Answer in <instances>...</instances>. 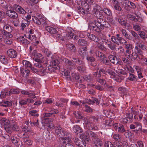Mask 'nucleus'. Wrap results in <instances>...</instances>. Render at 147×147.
Returning <instances> with one entry per match:
<instances>
[{"label": "nucleus", "mask_w": 147, "mask_h": 147, "mask_svg": "<svg viewBox=\"0 0 147 147\" xmlns=\"http://www.w3.org/2000/svg\"><path fill=\"white\" fill-rule=\"evenodd\" d=\"M95 54L96 56L98 57V59L101 63L105 65H109L110 63L109 60L105 59V55L102 52L96 51Z\"/></svg>", "instance_id": "1"}, {"label": "nucleus", "mask_w": 147, "mask_h": 147, "mask_svg": "<svg viewBox=\"0 0 147 147\" xmlns=\"http://www.w3.org/2000/svg\"><path fill=\"white\" fill-rule=\"evenodd\" d=\"M101 20L94 21V22L90 24V26L92 29L98 32H100L101 31V23H102Z\"/></svg>", "instance_id": "2"}, {"label": "nucleus", "mask_w": 147, "mask_h": 147, "mask_svg": "<svg viewBox=\"0 0 147 147\" xmlns=\"http://www.w3.org/2000/svg\"><path fill=\"white\" fill-rule=\"evenodd\" d=\"M84 134L87 141L89 140L90 138H92V141H93V140H96L98 138V135L91 131L87 130Z\"/></svg>", "instance_id": "3"}, {"label": "nucleus", "mask_w": 147, "mask_h": 147, "mask_svg": "<svg viewBox=\"0 0 147 147\" xmlns=\"http://www.w3.org/2000/svg\"><path fill=\"white\" fill-rule=\"evenodd\" d=\"M84 134L87 141L89 140L90 138H92V141H93V140H96L98 138V135L91 131L87 130Z\"/></svg>", "instance_id": "4"}, {"label": "nucleus", "mask_w": 147, "mask_h": 147, "mask_svg": "<svg viewBox=\"0 0 147 147\" xmlns=\"http://www.w3.org/2000/svg\"><path fill=\"white\" fill-rule=\"evenodd\" d=\"M55 134L59 137L63 138L64 136H67V135H70V134L68 132H65L63 129L60 126L56 127L55 129Z\"/></svg>", "instance_id": "5"}, {"label": "nucleus", "mask_w": 147, "mask_h": 147, "mask_svg": "<svg viewBox=\"0 0 147 147\" xmlns=\"http://www.w3.org/2000/svg\"><path fill=\"white\" fill-rule=\"evenodd\" d=\"M94 9L93 14L94 16L98 18L97 21L101 20L103 22L104 21L103 19V16L102 14L103 11H99L98 9H96L94 7Z\"/></svg>", "instance_id": "6"}, {"label": "nucleus", "mask_w": 147, "mask_h": 147, "mask_svg": "<svg viewBox=\"0 0 147 147\" xmlns=\"http://www.w3.org/2000/svg\"><path fill=\"white\" fill-rule=\"evenodd\" d=\"M129 127L131 129H135L133 131L136 133L140 130H141L142 129L141 124L138 122H135L133 124H131Z\"/></svg>", "instance_id": "7"}, {"label": "nucleus", "mask_w": 147, "mask_h": 147, "mask_svg": "<svg viewBox=\"0 0 147 147\" xmlns=\"http://www.w3.org/2000/svg\"><path fill=\"white\" fill-rule=\"evenodd\" d=\"M74 142L79 147H84L86 145L85 141L80 138H75Z\"/></svg>", "instance_id": "8"}, {"label": "nucleus", "mask_w": 147, "mask_h": 147, "mask_svg": "<svg viewBox=\"0 0 147 147\" xmlns=\"http://www.w3.org/2000/svg\"><path fill=\"white\" fill-rule=\"evenodd\" d=\"M87 51V48L86 47H85L79 48L78 51L79 54L83 58H84L88 55V53Z\"/></svg>", "instance_id": "9"}, {"label": "nucleus", "mask_w": 147, "mask_h": 147, "mask_svg": "<svg viewBox=\"0 0 147 147\" xmlns=\"http://www.w3.org/2000/svg\"><path fill=\"white\" fill-rule=\"evenodd\" d=\"M13 9L16 12L22 14H25L26 13V11L20 5L15 4L13 6Z\"/></svg>", "instance_id": "10"}, {"label": "nucleus", "mask_w": 147, "mask_h": 147, "mask_svg": "<svg viewBox=\"0 0 147 147\" xmlns=\"http://www.w3.org/2000/svg\"><path fill=\"white\" fill-rule=\"evenodd\" d=\"M7 54L8 57L11 58H16L17 55L16 51L13 49H10L7 51Z\"/></svg>", "instance_id": "11"}, {"label": "nucleus", "mask_w": 147, "mask_h": 147, "mask_svg": "<svg viewBox=\"0 0 147 147\" xmlns=\"http://www.w3.org/2000/svg\"><path fill=\"white\" fill-rule=\"evenodd\" d=\"M81 5L82 9V11H81V13L83 15L85 14L88 13L90 10V6L89 5L85 3H82Z\"/></svg>", "instance_id": "12"}, {"label": "nucleus", "mask_w": 147, "mask_h": 147, "mask_svg": "<svg viewBox=\"0 0 147 147\" xmlns=\"http://www.w3.org/2000/svg\"><path fill=\"white\" fill-rule=\"evenodd\" d=\"M6 14L11 18L16 19L18 17V14L16 11L13 10H7Z\"/></svg>", "instance_id": "13"}, {"label": "nucleus", "mask_w": 147, "mask_h": 147, "mask_svg": "<svg viewBox=\"0 0 147 147\" xmlns=\"http://www.w3.org/2000/svg\"><path fill=\"white\" fill-rule=\"evenodd\" d=\"M92 142V147H102V142L99 138L93 140Z\"/></svg>", "instance_id": "14"}, {"label": "nucleus", "mask_w": 147, "mask_h": 147, "mask_svg": "<svg viewBox=\"0 0 147 147\" xmlns=\"http://www.w3.org/2000/svg\"><path fill=\"white\" fill-rule=\"evenodd\" d=\"M63 61L65 63V67L69 69H71L73 67V64L71 61L65 58L63 60Z\"/></svg>", "instance_id": "15"}, {"label": "nucleus", "mask_w": 147, "mask_h": 147, "mask_svg": "<svg viewBox=\"0 0 147 147\" xmlns=\"http://www.w3.org/2000/svg\"><path fill=\"white\" fill-rule=\"evenodd\" d=\"M18 42L24 45H28L30 42L28 40L24 38V36H20L17 38Z\"/></svg>", "instance_id": "16"}, {"label": "nucleus", "mask_w": 147, "mask_h": 147, "mask_svg": "<svg viewBox=\"0 0 147 147\" xmlns=\"http://www.w3.org/2000/svg\"><path fill=\"white\" fill-rule=\"evenodd\" d=\"M45 29L47 31L52 34L53 36L54 35H55L58 33L56 29L52 27L48 26L46 27Z\"/></svg>", "instance_id": "17"}, {"label": "nucleus", "mask_w": 147, "mask_h": 147, "mask_svg": "<svg viewBox=\"0 0 147 147\" xmlns=\"http://www.w3.org/2000/svg\"><path fill=\"white\" fill-rule=\"evenodd\" d=\"M87 36L89 39L96 42H98L100 40L99 38L98 37L92 34L88 33L87 34Z\"/></svg>", "instance_id": "18"}, {"label": "nucleus", "mask_w": 147, "mask_h": 147, "mask_svg": "<svg viewBox=\"0 0 147 147\" xmlns=\"http://www.w3.org/2000/svg\"><path fill=\"white\" fill-rule=\"evenodd\" d=\"M78 43L79 45L82 46H85V47H86L87 48V46L89 45V42L85 40L82 38L79 39L78 40Z\"/></svg>", "instance_id": "19"}, {"label": "nucleus", "mask_w": 147, "mask_h": 147, "mask_svg": "<svg viewBox=\"0 0 147 147\" xmlns=\"http://www.w3.org/2000/svg\"><path fill=\"white\" fill-rule=\"evenodd\" d=\"M22 76L27 78L30 74V71L26 69L22 68L20 70Z\"/></svg>", "instance_id": "20"}, {"label": "nucleus", "mask_w": 147, "mask_h": 147, "mask_svg": "<svg viewBox=\"0 0 147 147\" xmlns=\"http://www.w3.org/2000/svg\"><path fill=\"white\" fill-rule=\"evenodd\" d=\"M67 49L71 52L75 53L76 51V49L75 46L73 44L68 43L66 44Z\"/></svg>", "instance_id": "21"}, {"label": "nucleus", "mask_w": 147, "mask_h": 147, "mask_svg": "<svg viewBox=\"0 0 147 147\" xmlns=\"http://www.w3.org/2000/svg\"><path fill=\"white\" fill-rule=\"evenodd\" d=\"M115 20L121 25L124 26H127V21L124 20L123 18L121 17L119 18H116Z\"/></svg>", "instance_id": "22"}, {"label": "nucleus", "mask_w": 147, "mask_h": 147, "mask_svg": "<svg viewBox=\"0 0 147 147\" xmlns=\"http://www.w3.org/2000/svg\"><path fill=\"white\" fill-rule=\"evenodd\" d=\"M69 135H67V136H66L65 137H63V139L61 141L62 143H63L65 146L66 144H70L71 143V139L69 138Z\"/></svg>", "instance_id": "23"}, {"label": "nucleus", "mask_w": 147, "mask_h": 147, "mask_svg": "<svg viewBox=\"0 0 147 147\" xmlns=\"http://www.w3.org/2000/svg\"><path fill=\"white\" fill-rule=\"evenodd\" d=\"M85 126L86 129L90 131L96 130L97 129L96 127L95 126L94 124L91 122Z\"/></svg>", "instance_id": "24"}, {"label": "nucleus", "mask_w": 147, "mask_h": 147, "mask_svg": "<svg viewBox=\"0 0 147 147\" xmlns=\"http://www.w3.org/2000/svg\"><path fill=\"white\" fill-rule=\"evenodd\" d=\"M73 130L75 133H81L83 132V130L79 125H76L73 127Z\"/></svg>", "instance_id": "25"}, {"label": "nucleus", "mask_w": 147, "mask_h": 147, "mask_svg": "<svg viewBox=\"0 0 147 147\" xmlns=\"http://www.w3.org/2000/svg\"><path fill=\"white\" fill-rule=\"evenodd\" d=\"M12 105V103L11 102L8 101L4 100L2 102H0V105L5 107H9Z\"/></svg>", "instance_id": "26"}, {"label": "nucleus", "mask_w": 147, "mask_h": 147, "mask_svg": "<svg viewBox=\"0 0 147 147\" xmlns=\"http://www.w3.org/2000/svg\"><path fill=\"white\" fill-rule=\"evenodd\" d=\"M41 69H38V74L42 76H44L46 74V69L43 67L40 68Z\"/></svg>", "instance_id": "27"}, {"label": "nucleus", "mask_w": 147, "mask_h": 147, "mask_svg": "<svg viewBox=\"0 0 147 147\" xmlns=\"http://www.w3.org/2000/svg\"><path fill=\"white\" fill-rule=\"evenodd\" d=\"M11 141L12 143L16 145L17 146H18L20 144L18 143L20 142V139L15 137H11Z\"/></svg>", "instance_id": "28"}, {"label": "nucleus", "mask_w": 147, "mask_h": 147, "mask_svg": "<svg viewBox=\"0 0 147 147\" xmlns=\"http://www.w3.org/2000/svg\"><path fill=\"white\" fill-rule=\"evenodd\" d=\"M0 61L3 64H7L8 61L5 57L3 55L0 56Z\"/></svg>", "instance_id": "29"}, {"label": "nucleus", "mask_w": 147, "mask_h": 147, "mask_svg": "<svg viewBox=\"0 0 147 147\" xmlns=\"http://www.w3.org/2000/svg\"><path fill=\"white\" fill-rule=\"evenodd\" d=\"M131 60L132 61H134L137 59L138 60L139 59L140 60V58L139 57V55L135 52V53H132L131 54Z\"/></svg>", "instance_id": "30"}, {"label": "nucleus", "mask_w": 147, "mask_h": 147, "mask_svg": "<svg viewBox=\"0 0 147 147\" xmlns=\"http://www.w3.org/2000/svg\"><path fill=\"white\" fill-rule=\"evenodd\" d=\"M0 121L1 124L4 125L5 127L7 125H8L10 123L9 121L5 118H2L1 119Z\"/></svg>", "instance_id": "31"}, {"label": "nucleus", "mask_w": 147, "mask_h": 147, "mask_svg": "<svg viewBox=\"0 0 147 147\" xmlns=\"http://www.w3.org/2000/svg\"><path fill=\"white\" fill-rule=\"evenodd\" d=\"M48 69L50 72L54 71L55 70H59L60 67H58L53 66L52 65H51V64L48 66Z\"/></svg>", "instance_id": "32"}, {"label": "nucleus", "mask_w": 147, "mask_h": 147, "mask_svg": "<svg viewBox=\"0 0 147 147\" xmlns=\"http://www.w3.org/2000/svg\"><path fill=\"white\" fill-rule=\"evenodd\" d=\"M37 16L38 18L39 22H40V24L41 23L44 24L45 22V18L39 14L37 15Z\"/></svg>", "instance_id": "33"}, {"label": "nucleus", "mask_w": 147, "mask_h": 147, "mask_svg": "<svg viewBox=\"0 0 147 147\" xmlns=\"http://www.w3.org/2000/svg\"><path fill=\"white\" fill-rule=\"evenodd\" d=\"M59 62L57 59H53L52 60L51 63V65L53 66L58 67H59Z\"/></svg>", "instance_id": "34"}, {"label": "nucleus", "mask_w": 147, "mask_h": 147, "mask_svg": "<svg viewBox=\"0 0 147 147\" xmlns=\"http://www.w3.org/2000/svg\"><path fill=\"white\" fill-rule=\"evenodd\" d=\"M121 37H117L115 36H112L111 37V40L114 43L119 45V44L118 42L117 41V40L119 42L120 41Z\"/></svg>", "instance_id": "35"}, {"label": "nucleus", "mask_w": 147, "mask_h": 147, "mask_svg": "<svg viewBox=\"0 0 147 147\" xmlns=\"http://www.w3.org/2000/svg\"><path fill=\"white\" fill-rule=\"evenodd\" d=\"M38 120H37V121L36 122H32L31 121H27V125H31V126H36L38 127H39V123L38 122Z\"/></svg>", "instance_id": "36"}, {"label": "nucleus", "mask_w": 147, "mask_h": 147, "mask_svg": "<svg viewBox=\"0 0 147 147\" xmlns=\"http://www.w3.org/2000/svg\"><path fill=\"white\" fill-rule=\"evenodd\" d=\"M18 136L23 139H27L28 137V136L26 134L24 133L23 132H20L18 134Z\"/></svg>", "instance_id": "37"}, {"label": "nucleus", "mask_w": 147, "mask_h": 147, "mask_svg": "<svg viewBox=\"0 0 147 147\" xmlns=\"http://www.w3.org/2000/svg\"><path fill=\"white\" fill-rule=\"evenodd\" d=\"M108 74L111 76V78H115L116 76V74L115 72L110 69H107V74Z\"/></svg>", "instance_id": "38"}, {"label": "nucleus", "mask_w": 147, "mask_h": 147, "mask_svg": "<svg viewBox=\"0 0 147 147\" xmlns=\"http://www.w3.org/2000/svg\"><path fill=\"white\" fill-rule=\"evenodd\" d=\"M66 38L68 40L73 38L74 36V33H73L71 31H69L67 32L66 35Z\"/></svg>", "instance_id": "39"}, {"label": "nucleus", "mask_w": 147, "mask_h": 147, "mask_svg": "<svg viewBox=\"0 0 147 147\" xmlns=\"http://www.w3.org/2000/svg\"><path fill=\"white\" fill-rule=\"evenodd\" d=\"M74 114L76 118L79 119H83L84 116L82 115L81 113L79 112H75L74 113Z\"/></svg>", "instance_id": "40"}, {"label": "nucleus", "mask_w": 147, "mask_h": 147, "mask_svg": "<svg viewBox=\"0 0 147 147\" xmlns=\"http://www.w3.org/2000/svg\"><path fill=\"white\" fill-rule=\"evenodd\" d=\"M6 95H10L9 94V92L8 91L4 90V91L2 92L1 93L0 95V98H4L6 97Z\"/></svg>", "instance_id": "41"}, {"label": "nucleus", "mask_w": 147, "mask_h": 147, "mask_svg": "<svg viewBox=\"0 0 147 147\" xmlns=\"http://www.w3.org/2000/svg\"><path fill=\"white\" fill-rule=\"evenodd\" d=\"M144 42L141 41H139L137 43V47H139L142 50H144L146 49V47L144 45Z\"/></svg>", "instance_id": "42"}, {"label": "nucleus", "mask_w": 147, "mask_h": 147, "mask_svg": "<svg viewBox=\"0 0 147 147\" xmlns=\"http://www.w3.org/2000/svg\"><path fill=\"white\" fill-rule=\"evenodd\" d=\"M110 26V24L109 23L105 21V20L104 21L103 23H101V26L100 28L102 30H103L104 27L105 28H109V26Z\"/></svg>", "instance_id": "43"}, {"label": "nucleus", "mask_w": 147, "mask_h": 147, "mask_svg": "<svg viewBox=\"0 0 147 147\" xmlns=\"http://www.w3.org/2000/svg\"><path fill=\"white\" fill-rule=\"evenodd\" d=\"M107 45L108 47L112 50H114L116 49V45L115 43H112L110 42V43H108Z\"/></svg>", "instance_id": "44"}, {"label": "nucleus", "mask_w": 147, "mask_h": 147, "mask_svg": "<svg viewBox=\"0 0 147 147\" xmlns=\"http://www.w3.org/2000/svg\"><path fill=\"white\" fill-rule=\"evenodd\" d=\"M22 63L25 67L30 68L32 66V65L30 62L27 61H23Z\"/></svg>", "instance_id": "45"}, {"label": "nucleus", "mask_w": 147, "mask_h": 147, "mask_svg": "<svg viewBox=\"0 0 147 147\" xmlns=\"http://www.w3.org/2000/svg\"><path fill=\"white\" fill-rule=\"evenodd\" d=\"M103 11L108 16H111L112 15L111 11L108 8H104Z\"/></svg>", "instance_id": "46"}, {"label": "nucleus", "mask_w": 147, "mask_h": 147, "mask_svg": "<svg viewBox=\"0 0 147 147\" xmlns=\"http://www.w3.org/2000/svg\"><path fill=\"white\" fill-rule=\"evenodd\" d=\"M11 125H7L5 127V129L6 131L9 134H11L13 131Z\"/></svg>", "instance_id": "47"}, {"label": "nucleus", "mask_w": 147, "mask_h": 147, "mask_svg": "<svg viewBox=\"0 0 147 147\" xmlns=\"http://www.w3.org/2000/svg\"><path fill=\"white\" fill-rule=\"evenodd\" d=\"M37 111L36 110H32L29 112V113L32 116H34L36 117H37L39 115V114L37 113Z\"/></svg>", "instance_id": "48"}, {"label": "nucleus", "mask_w": 147, "mask_h": 147, "mask_svg": "<svg viewBox=\"0 0 147 147\" xmlns=\"http://www.w3.org/2000/svg\"><path fill=\"white\" fill-rule=\"evenodd\" d=\"M93 88L100 91L103 90H104L103 87L100 85H93Z\"/></svg>", "instance_id": "49"}, {"label": "nucleus", "mask_w": 147, "mask_h": 147, "mask_svg": "<svg viewBox=\"0 0 147 147\" xmlns=\"http://www.w3.org/2000/svg\"><path fill=\"white\" fill-rule=\"evenodd\" d=\"M137 77L134 75L130 74L128 79L131 81H135L137 80Z\"/></svg>", "instance_id": "50"}, {"label": "nucleus", "mask_w": 147, "mask_h": 147, "mask_svg": "<svg viewBox=\"0 0 147 147\" xmlns=\"http://www.w3.org/2000/svg\"><path fill=\"white\" fill-rule=\"evenodd\" d=\"M118 131L119 132L123 133L125 131L124 126L121 124H119L118 127Z\"/></svg>", "instance_id": "51"}, {"label": "nucleus", "mask_w": 147, "mask_h": 147, "mask_svg": "<svg viewBox=\"0 0 147 147\" xmlns=\"http://www.w3.org/2000/svg\"><path fill=\"white\" fill-rule=\"evenodd\" d=\"M96 80L101 84L105 85L106 84V81L104 79L97 78Z\"/></svg>", "instance_id": "52"}, {"label": "nucleus", "mask_w": 147, "mask_h": 147, "mask_svg": "<svg viewBox=\"0 0 147 147\" xmlns=\"http://www.w3.org/2000/svg\"><path fill=\"white\" fill-rule=\"evenodd\" d=\"M86 102L90 105L93 104H94V98H92V100L90 99H87L86 102H82V104L83 105V106H84V105L86 104Z\"/></svg>", "instance_id": "53"}, {"label": "nucleus", "mask_w": 147, "mask_h": 147, "mask_svg": "<svg viewBox=\"0 0 147 147\" xmlns=\"http://www.w3.org/2000/svg\"><path fill=\"white\" fill-rule=\"evenodd\" d=\"M12 27L9 26V25H5L4 26V28H5L7 30L8 32H11L12 31Z\"/></svg>", "instance_id": "54"}, {"label": "nucleus", "mask_w": 147, "mask_h": 147, "mask_svg": "<svg viewBox=\"0 0 147 147\" xmlns=\"http://www.w3.org/2000/svg\"><path fill=\"white\" fill-rule=\"evenodd\" d=\"M20 92V91L18 89H11L9 91V94L10 95L11 94H18Z\"/></svg>", "instance_id": "55"}, {"label": "nucleus", "mask_w": 147, "mask_h": 147, "mask_svg": "<svg viewBox=\"0 0 147 147\" xmlns=\"http://www.w3.org/2000/svg\"><path fill=\"white\" fill-rule=\"evenodd\" d=\"M86 57L87 60L90 62H93L96 60V59L92 56H87Z\"/></svg>", "instance_id": "56"}, {"label": "nucleus", "mask_w": 147, "mask_h": 147, "mask_svg": "<svg viewBox=\"0 0 147 147\" xmlns=\"http://www.w3.org/2000/svg\"><path fill=\"white\" fill-rule=\"evenodd\" d=\"M97 46L99 49L104 51H106L107 50L106 48L100 43H98L97 44Z\"/></svg>", "instance_id": "57"}, {"label": "nucleus", "mask_w": 147, "mask_h": 147, "mask_svg": "<svg viewBox=\"0 0 147 147\" xmlns=\"http://www.w3.org/2000/svg\"><path fill=\"white\" fill-rule=\"evenodd\" d=\"M4 32L3 34L6 36L7 38H11L13 37V35L10 33V32H9L6 31L4 30Z\"/></svg>", "instance_id": "58"}, {"label": "nucleus", "mask_w": 147, "mask_h": 147, "mask_svg": "<svg viewBox=\"0 0 147 147\" xmlns=\"http://www.w3.org/2000/svg\"><path fill=\"white\" fill-rule=\"evenodd\" d=\"M23 142L26 144L28 145H31L32 144V142L28 139H23Z\"/></svg>", "instance_id": "59"}, {"label": "nucleus", "mask_w": 147, "mask_h": 147, "mask_svg": "<svg viewBox=\"0 0 147 147\" xmlns=\"http://www.w3.org/2000/svg\"><path fill=\"white\" fill-rule=\"evenodd\" d=\"M83 120L84 122L83 124H84L85 126L91 122L90 119H89L86 117H84Z\"/></svg>", "instance_id": "60"}, {"label": "nucleus", "mask_w": 147, "mask_h": 147, "mask_svg": "<svg viewBox=\"0 0 147 147\" xmlns=\"http://www.w3.org/2000/svg\"><path fill=\"white\" fill-rule=\"evenodd\" d=\"M72 76L74 81H76L78 82H79V80L80 79V77L79 75L77 74H73Z\"/></svg>", "instance_id": "61"}, {"label": "nucleus", "mask_w": 147, "mask_h": 147, "mask_svg": "<svg viewBox=\"0 0 147 147\" xmlns=\"http://www.w3.org/2000/svg\"><path fill=\"white\" fill-rule=\"evenodd\" d=\"M5 43L8 45H11L12 43L11 39L9 38H7L5 40Z\"/></svg>", "instance_id": "62"}, {"label": "nucleus", "mask_w": 147, "mask_h": 147, "mask_svg": "<svg viewBox=\"0 0 147 147\" xmlns=\"http://www.w3.org/2000/svg\"><path fill=\"white\" fill-rule=\"evenodd\" d=\"M32 19L33 21L36 24L40 25V22L39 21V19L38 17H36L35 16H32Z\"/></svg>", "instance_id": "63"}, {"label": "nucleus", "mask_w": 147, "mask_h": 147, "mask_svg": "<svg viewBox=\"0 0 147 147\" xmlns=\"http://www.w3.org/2000/svg\"><path fill=\"white\" fill-rule=\"evenodd\" d=\"M135 49L136 50L135 51V52L137 54H139L140 55H142V54L143 52L137 46H136L135 47Z\"/></svg>", "instance_id": "64"}]
</instances>
